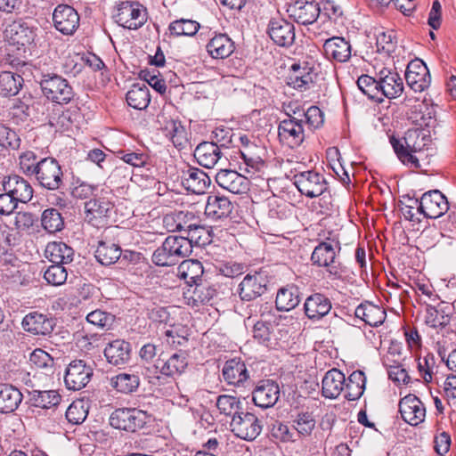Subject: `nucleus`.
I'll use <instances>...</instances> for the list:
<instances>
[{"label":"nucleus","instance_id":"f257e3e1","mask_svg":"<svg viewBox=\"0 0 456 456\" xmlns=\"http://www.w3.org/2000/svg\"><path fill=\"white\" fill-rule=\"evenodd\" d=\"M389 142L396 157L403 165L411 168L421 169L420 160L424 155L423 149L429 142V137L424 130L408 129L402 138H397L395 135L389 136Z\"/></svg>","mask_w":456,"mask_h":456},{"label":"nucleus","instance_id":"f03ea898","mask_svg":"<svg viewBox=\"0 0 456 456\" xmlns=\"http://www.w3.org/2000/svg\"><path fill=\"white\" fill-rule=\"evenodd\" d=\"M340 246L338 250L328 241H321L314 248L310 260L313 265L325 268L333 280H343L349 275L348 268L338 259Z\"/></svg>","mask_w":456,"mask_h":456},{"label":"nucleus","instance_id":"7ed1b4c3","mask_svg":"<svg viewBox=\"0 0 456 456\" xmlns=\"http://www.w3.org/2000/svg\"><path fill=\"white\" fill-rule=\"evenodd\" d=\"M191 254L190 242L183 235H170L154 250L151 261L157 266H171Z\"/></svg>","mask_w":456,"mask_h":456},{"label":"nucleus","instance_id":"20e7f679","mask_svg":"<svg viewBox=\"0 0 456 456\" xmlns=\"http://www.w3.org/2000/svg\"><path fill=\"white\" fill-rule=\"evenodd\" d=\"M39 85L44 96L54 103L68 104L76 95L69 81L55 73H42Z\"/></svg>","mask_w":456,"mask_h":456},{"label":"nucleus","instance_id":"39448f33","mask_svg":"<svg viewBox=\"0 0 456 456\" xmlns=\"http://www.w3.org/2000/svg\"><path fill=\"white\" fill-rule=\"evenodd\" d=\"M110 424L117 429L136 432L151 424L152 417L137 408H118L110 416Z\"/></svg>","mask_w":456,"mask_h":456},{"label":"nucleus","instance_id":"423d86ee","mask_svg":"<svg viewBox=\"0 0 456 456\" xmlns=\"http://www.w3.org/2000/svg\"><path fill=\"white\" fill-rule=\"evenodd\" d=\"M116 23L124 28L138 29L148 19L146 9L138 2L120 1L114 14Z\"/></svg>","mask_w":456,"mask_h":456},{"label":"nucleus","instance_id":"0eeeda50","mask_svg":"<svg viewBox=\"0 0 456 456\" xmlns=\"http://www.w3.org/2000/svg\"><path fill=\"white\" fill-rule=\"evenodd\" d=\"M34 176L40 186L50 191H57L64 186L61 167L54 158L41 159Z\"/></svg>","mask_w":456,"mask_h":456},{"label":"nucleus","instance_id":"6e6552de","mask_svg":"<svg viewBox=\"0 0 456 456\" xmlns=\"http://www.w3.org/2000/svg\"><path fill=\"white\" fill-rule=\"evenodd\" d=\"M293 183L302 195L310 199L321 196L328 189V183L323 175L314 170L295 174Z\"/></svg>","mask_w":456,"mask_h":456},{"label":"nucleus","instance_id":"1a4fd4ad","mask_svg":"<svg viewBox=\"0 0 456 456\" xmlns=\"http://www.w3.org/2000/svg\"><path fill=\"white\" fill-rule=\"evenodd\" d=\"M37 28L30 21L17 20L12 21L6 28L4 34L10 45L20 47H27L34 44L37 37Z\"/></svg>","mask_w":456,"mask_h":456},{"label":"nucleus","instance_id":"9d476101","mask_svg":"<svg viewBox=\"0 0 456 456\" xmlns=\"http://www.w3.org/2000/svg\"><path fill=\"white\" fill-rule=\"evenodd\" d=\"M268 279L264 271L248 273L238 287V295L242 301H253L267 290Z\"/></svg>","mask_w":456,"mask_h":456},{"label":"nucleus","instance_id":"9b49d317","mask_svg":"<svg viewBox=\"0 0 456 456\" xmlns=\"http://www.w3.org/2000/svg\"><path fill=\"white\" fill-rule=\"evenodd\" d=\"M230 427L236 436L247 441L255 440L263 428L262 421L255 414L243 411L232 419Z\"/></svg>","mask_w":456,"mask_h":456},{"label":"nucleus","instance_id":"f8f14e48","mask_svg":"<svg viewBox=\"0 0 456 456\" xmlns=\"http://www.w3.org/2000/svg\"><path fill=\"white\" fill-rule=\"evenodd\" d=\"M53 23L60 33L71 36L79 27L80 16L72 6L61 4L53 10Z\"/></svg>","mask_w":456,"mask_h":456},{"label":"nucleus","instance_id":"ddd939ff","mask_svg":"<svg viewBox=\"0 0 456 456\" xmlns=\"http://www.w3.org/2000/svg\"><path fill=\"white\" fill-rule=\"evenodd\" d=\"M287 12L298 24L309 25L317 20L321 8L315 0H296L288 4Z\"/></svg>","mask_w":456,"mask_h":456},{"label":"nucleus","instance_id":"4468645a","mask_svg":"<svg viewBox=\"0 0 456 456\" xmlns=\"http://www.w3.org/2000/svg\"><path fill=\"white\" fill-rule=\"evenodd\" d=\"M419 203V210L427 218H438L449 210L447 198L438 190L425 192Z\"/></svg>","mask_w":456,"mask_h":456},{"label":"nucleus","instance_id":"2eb2a0df","mask_svg":"<svg viewBox=\"0 0 456 456\" xmlns=\"http://www.w3.org/2000/svg\"><path fill=\"white\" fill-rule=\"evenodd\" d=\"M222 376L229 386L246 387L250 383L249 372L240 357L227 360L222 369Z\"/></svg>","mask_w":456,"mask_h":456},{"label":"nucleus","instance_id":"dca6fc26","mask_svg":"<svg viewBox=\"0 0 456 456\" xmlns=\"http://www.w3.org/2000/svg\"><path fill=\"white\" fill-rule=\"evenodd\" d=\"M94 370L83 360L72 361L65 372L64 381L69 390H80L90 381Z\"/></svg>","mask_w":456,"mask_h":456},{"label":"nucleus","instance_id":"f3484780","mask_svg":"<svg viewBox=\"0 0 456 456\" xmlns=\"http://www.w3.org/2000/svg\"><path fill=\"white\" fill-rule=\"evenodd\" d=\"M113 208V203L105 197L91 199L85 203L86 219L94 226L104 225Z\"/></svg>","mask_w":456,"mask_h":456},{"label":"nucleus","instance_id":"a211bd4d","mask_svg":"<svg viewBox=\"0 0 456 456\" xmlns=\"http://www.w3.org/2000/svg\"><path fill=\"white\" fill-rule=\"evenodd\" d=\"M407 85L414 92H423L428 88L431 77L427 65L419 59L410 61L405 72Z\"/></svg>","mask_w":456,"mask_h":456},{"label":"nucleus","instance_id":"6ab92c4d","mask_svg":"<svg viewBox=\"0 0 456 456\" xmlns=\"http://www.w3.org/2000/svg\"><path fill=\"white\" fill-rule=\"evenodd\" d=\"M267 33L274 44L282 47H289L296 38L293 23L282 18L271 19Z\"/></svg>","mask_w":456,"mask_h":456},{"label":"nucleus","instance_id":"aec40b11","mask_svg":"<svg viewBox=\"0 0 456 456\" xmlns=\"http://www.w3.org/2000/svg\"><path fill=\"white\" fill-rule=\"evenodd\" d=\"M399 412L402 419L411 426L422 423L426 417L424 403L413 395H408L400 400Z\"/></svg>","mask_w":456,"mask_h":456},{"label":"nucleus","instance_id":"412c9836","mask_svg":"<svg viewBox=\"0 0 456 456\" xmlns=\"http://www.w3.org/2000/svg\"><path fill=\"white\" fill-rule=\"evenodd\" d=\"M304 120L283 119L278 126L280 142L289 148L298 147L305 139Z\"/></svg>","mask_w":456,"mask_h":456},{"label":"nucleus","instance_id":"4be33fe9","mask_svg":"<svg viewBox=\"0 0 456 456\" xmlns=\"http://www.w3.org/2000/svg\"><path fill=\"white\" fill-rule=\"evenodd\" d=\"M21 326L32 335L46 336L53 330L55 322L50 315L33 311L23 317Z\"/></svg>","mask_w":456,"mask_h":456},{"label":"nucleus","instance_id":"5701e85b","mask_svg":"<svg viewBox=\"0 0 456 456\" xmlns=\"http://www.w3.org/2000/svg\"><path fill=\"white\" fill-rule=\"evenodd\" d=\"M426 314L425 323L434 329H444L454 322L452 317L453 306L448 303L440 302L436 306H433L425 301Z\"/></svg>","mask_w":456,"mask_h":456},{"label":"nucleus","instance_id":"b1692460","mask_svg":"<svg viewBox=\"0 0 456 456\" xmlns=\"http://www.w3.org/2000/svg\"><path fill=\"white\" fill-rule=\"evenodd\" d=\"M322 51L327 60L343 63L351 58L352 45L343 37H332L324 41Z\"/></svg>","mask_w":456,"mask_h":456},{"label":"nucleus","instance_id":"393cba45","mask_svg":"<svg viewBox=\"0 0 456 456\" xmlns=\"http://www.w3.org/2000/svg\"><path fill=\"white\" fill-rule=\"evenodd\" d=\"M279 397V385L271 379L261 380L252 392L254 403L263 409L273 406Z\"/></svg>","mask_w":456,"mask_h":456},{"label":"nucleus","instance_id":"a878e982","mask_svg":"<svg viewBox=\"0 0 456 456\" xmlns=\"http://www.w3.org/2000/svg\"><path fill=\"white\" fill-rule=\"evenodd\" d=\"M215 179L218 186L233 194H242L248 190V178L235 170L221 169L216 173Z\"/></svg>","mask_w":456,"mask_h":456},{"label":"nucleus","instance_id":"bb28decb","mask_svg":"<svg viewBox=\"0 0 456 456\" xmlns=\"http://www.w3.org/2000/svg\"><path fill=\"white\" fill-rule=\"evenodd\" d=\"M4 191L10 193L20 203H28L33 198L34 190L31 184L23 177L12 175L4 177L3 181Z\"/></svg>","mask_w":456,"mask_h":456},{"label":"nucleus","instance_id":"cd10ccee","mask_svg":"<svg viewBox=\"0 0 456 456\" xmlns=\"http://www.w3.org/2000/svg\"><path fill=\"white\" fill-rule=\"evenodd\" d=\"M381 98L394 99L403 92V83L400 75L393 70L383 69L379 72Z\"/></svg>","mask_w":456,"mask_h":456},{"label":"nucleus","instance_id":"c85d7f7f","mask_svg":"<svg viewBox=\"0 0 456 456\" xmlns=\"http://www.w3.org/2000/svg\"><path fill=\"white\" fill-rule=\"evenodd\" d=\"M204 273L202 264L199 260H183L177 268V276L183 280L188 285H195L194 295L202 293L205 287L198 282L201 281Z\"/></svg>","mask_w":456,"mask_h":456},{"label":"nucleus","instance_id":"c756f323","mask_svg":"<svg viewBox=\"0 0 456 456\" xmlns=\"http://www.w3.org/2000/svg\"><path fill=\"white\" fill-rule=\"evenodd\" d=\"M331 309V301L322 293H314L306 297L304 311L308 319L319 321L327 315Z\"/></svg>","mask_w":456,"mask_h":456},{"label":"nucleus","instance_id":"7c9ffc66","mask_svg":"<svg viewBox=\"0 0 456 456\" xmlns=\"http://www.w3.org/2000/svg\"><path fill=\"white\" fill-rule=\"evenodd\" d=\"M314 84L312 68L306 63L302 66L299 63H293L287 77V85L301 92L306 91Z\"/></svg>","mask_w":456,"mask_h":456},{"label":"nucleus","instance_id":"2f4dec72","mask_svg":"<svg viewBox=\"0 0 456 456\" xmlns=\"http://www.w3.org/2000/svg\"><path fill=\"white\" fill-rule=\"evenodd\" d=\"M182 183L187 190L193 193L200 194L208 188L211 180L203 170L190 167L183 171Z\"/></svg>","mask_w":456,"mask_h":456},{"label":"nucleus","instance_id":"473e14b6","mask_svg":"<svg viewBox=\"0 0 456 456\" xmlns=\"http://www.w3.org/2000/svg\"><path fill=\"white\" fill-rule=\"evenodd\" d=\"M103 353L110 364L123 365L130 359L131 345L123 339H116L106 346Z\"/></svg>","mask_w":456,"mask_h":456},{"label":"nucleus","instance_id":"72a5a7b5","mask_svg":"<svg viewBox=\"0 0 456 456\" xmlns=\"http://www.w3.org/2000/svg\"><path fill=\"white\" fill-rule=\"evenodd\" d=\"M193 155L199 165L206 168H213L222 159L223 152L220 146L203 142L196 147Z\"/></svg>","mask_w":456,"mask_h":456},{"label":"nucleus","instance_id":"f704fd0d","mask_svg":"<svg viewBox=\"0 0 456 456\" xmlns=\"http://www.w3.org/2000/svg\"><path fill=\"white\" fill-rule=\"evenodd\" d=\"M346 378L343 372L333 368L326 372L322 381V394L324 397L334 399L337 398L342 391Z\"/></svg>","mask_w":456,"mask_h":456},{"label":"nucleus","instance_id":"c9c22d12","mask_svg":"<svg viewBox=\"0 0 456 456\" xmlns=\"http://www.w3.org/2000/svg\"><path fill=\"white\" fill-rule=\"evenodd\" d=\"M188 362L184 353L179 352L173 354L166 361L159 360L155 368L159 370L160 375L175 378L181 375L187 368Z\"/></svg>","mask_w":456,"mask_h":456},{"label":"nucleus","instance_id":"e433bc0d","mask_svg":"<svg viewBox=\"0 0 456 456\" xmlns=\"http://www.w3.org/2000/svg\"><path fill=\"white\" fill-rule=\"evenodd\" d=\"M354 315L371 327L381 325L387 317L386 311L382 307L370 302L360 304L355 308Z\"/></svg>","mask_w":456,"mask_h":456},{"label":"nucleus","instance_id":"4c0bfd02","mask_svg":"<svg viewBox=\"0 0 456 456\" xmlns=\"http://www.w3.org/2000/svg\"><path fill=\"white\" fill-rule=\"evenodd\" d=\"M232 204L224 196L209 195L205 206V215L213 219L219 220L228 217L232 211Z\"/></svg>","mask_w":456,"mask_h":456},{"label":"nucleus","instance_id":"58836bf2","mask_svg":"<svg viewBox=\"0 0 456 456\" xmlns=\"http://www.w3.org/2000/svg\"><path fill=\"white\" fill-rule=\"evenodd\" d=\"M300 301L299 289L295 285H287L278 289L275 307L280 312H289L295 309Z\"/></svg>","mask_w":456,"mask_h":456},{"label":"nucleus","instance_id":"ea45409f","mask_svg":"<svg viewBox=\"0 0 456 456\" xmlns=\"http://www.w3.org/2000/svg\"><path fill=\"white\" fill-rule=\"evenodd\" d=\"M45 256L53 264L68 265L73 261L74 249L63 241H51L45 247Z\"/></svg>","mask_w":456,"mask_h":456},{"label":"nucleus","instance_id":"a19ab883","mask_svg":"<svg viewBox=\"0 0 456 456\" xmlns=\"http://www.w3.org/2000/svg\"><path fill=\"white\" fill-rule=\"evenodd\" d=\"M206 48L212 58L224 59L233 53L235 46L226 34H216L208 41Z\"/></svg>","mask_w":456,"mask_h":456},{"label":"nucleus","instance_id":"79ce46f5","mask_svg":"<svg viewBox=\"0 0 456 456\" xmlns=\"http://www.w3.org/2000/svg\"><path fill=\"white\" fill-rule=\"evenodd\" d=\"M110 383L118 392L129 395L138 390L141 379L137 372L129 370L113 376Z\"/></svg>","mask_w":456,"mask_h":456},{"label":"nucleus","instance_id":"37998d69","mask_svg":"<svg viewBox=\"0 0 456 456\" xmlns=\"http://www.w3.org/2000/svg\"><path fill=\"white\" fill-rule=\"evenodd\" d=\"M23 395L15 387L0 383V413L13 412L20 404Z\"/></svg>","mask_w":456,"mask_h":456},{"label":"nucleus","instance_id":"c03bdc74","mask_svg":"<svg viewBox=\"0 0 456 456\" xmlns=\"http://www.w3.org/2000/svg\"><path fill=\"white\" fill-rule=\"evenodd\" d=\"M366 385V377L363 371L354 370L345 382V398L348 401L358 400L363 394Z\"/></svg>","mask_w":456,"mask_h":456},{"label":"nucleus","instance_id":"a18cd8bd","mask_svg":"<svg viewBox=\"0 0 456 456\" xmlns=\"http://www.w3.org/2000/svg\"><path fill=\"white\" fill-rule=\"evenodd\" d=\"M122 250L118 244L101 240L95 250V258L102 265L108 266L115 264L120 258Z\"/></svg>","mask_w":456,"mask_h":456},{"label":"nucleus","instance_id":"49530a36","mask_svg":"<svg viewBox=\"0 0 456 456\" xmlns=\"http://www.w3.org/2000/svg\"><path fill=\"white\" fill-rule=\"evenodd\" d=\"M23 78L20 75L3 71L0 73V95L11 97L18 94L22 87Z\"/></svg>","mask_w":456,"mask_h":456},{"label":"nucleus","instance_id":"de8ad7c7","mask_svg":"<svg viewBox=\"0 0 456 456\" xmlns=\"http://www.w3.org/2000/svg\"><path fill=\"white\" fill-rule=\"evenodd\" d=\"M30 395L32 405L37 408H55L61 401V396L56 390H33Z\"/></svg>","mask_w":456,"mask_h":456},{"label":"nucleus","instance_id":"09e8293b","mask_svg":"<svg viewBox=\"0 0 456 456\" xmlns=\"http://www.w3.org/2000/svg\"><path fill=\"white\" fill-rule=\"evenodd\" d=\"M126 99L130 107L140 110H145L151 102L150 91L145 85H134L126 93Z\"/></svg>","mask_w":456,"mask_h":456},{"label":"nucleus","instance_id":"8fccbe9b","mask_svg":"<svg viewBox=\"0 0 456 456\" xmlns=\"http://www.w3.org/2000/svg\"><path fill=\"white\" fill-rule=\"evenodd\" d=\"M259 148L256 144H246L240 150L241 159L247 166L246 171L260 172L265 167V163L262 158L256 154Z\"/></svg>","mask_w":456,"mask_h":456},{"label":"nucleus","instance_id":"3c124183","mask_svg":"<svg viewBox=\"0 0 456 456\" xmlns=\"http://www.w3.org/2000/svg\"><path fill=\"white\" fill-rule=\"evenodd\" d=\"M290 214V208L285 200L275 196L267 200V217L273 224L286 220Z\"/></svg>","mask_w":456,"mask_h":456},{"label":"nucleus","instance_id":"603ef678","mask_svg":"<svg viewBox=\"0 0 456 456\" xmlns=\"http://www.w3.org/2000/svg\"><path fill=\"white\" fill-rule=\"evenodd\" d=\"M41 224L47 232L56 233L63 230L65 222L59 210L50 208L42 213Z\"/></svg>","mask_w":456,"mask_h":456},{"label":"nucleus","instance_id":"864d4df0","mask_svg":"<svg viewBox=\"0 0 456 456\" xmlns=\"http://www.w3.org/2000/svg\"><path fill=\"white\" fill-rule=\"evenodd\" d=\"M357 86L359 89L369 99L375 101L379 103L383 102L380 94V87L379 83V77L377 78L369 75H362L357 79Z\"/></svg>","mask_w":456,"mask_h":456},{"label":"nucleus","instance_id":"5fc2aeb1","mask_svg":"<svg viewBox=\"0 0 456 456\" xmlns=\"http://www.w3.org/2000/svg\"><path fill=\"white\" fill-rule=\"evenodd\" d=\"M200 24L193 20L180 19L172 21L168 26L170 34L174 37H193L197 34Z\"/></svg>","mask_w":456,"mask_h":456},{"label":"nucleus","instance_id":"6e6d98bb","mask_svg":"<svg viewBox=\"0 0 456 456\" xmlns=\"http://www.w3.org/2000/svg\"><path fill=\"white\" fill-rule=\"evenodd\" d=\"M216 405L220 414L234 418L241 411V403L236 396L230 395H220L216 398Z\"/></svg>","mask_w":456,"mask_h":456},{"label":"nucleus","instance_id":"4d7b16f0","mask_svg":"<svg viewBox=\"0 0 456 456\" xmlns=\"http://www.w3.org/2000/svg\"><path fill=\"white\" fill-rule=\"evenodd\" d=\"M166 136L173 142L176 148H184L187 138L186 130L180 121L171 119L167 122L165 126Z\"/></svg>","mask_w":456,"mask_h":456},{"label":"nucleus","instance_id":"13d9d810","mask_svg":"<svg viewBox=\"0 0 456 456\" xmlns=\"http://www.w3.org/2000/svg\"><path fill=\"white\" fill-rule=\"evenodd\" d=\"M65 415L69 423L73 425L81 424L88 415V406L83 400L74 401L68 407Z\"/></svg>","mask_w":456,"mask_h":456},{"label":"nucleus","instance_id":"bf43d9fd","mask_svg":"<svg viewBox=\"0 0 456 456\" xmlns=\"http://www.w3.org/2000/svg\"><path fill=\"white\" fill-rule=\"evenodd\" d=\"M21 140L16 131L0 123V146L8 151H18Z\"/></svg>","mask_w":456,"mask_h":456},{"label":"nucleus","instance_id":"052dcab7","mask_svg":"<svg viewBox=\"0 0 456 456\" xmlns=\"http://www.w3.org/2000/svg\"><path fill=\"white\" fill-rule=\"evenodd\" d=\"M191 245V252H192L193 244L203 246L211 241L210 232L207 227L195 223L191 231L184 236Z\"/></svg>","mask_w":456,"mask_h":456},{"label":"nucleus","instance_id":"680f3d73","mask_svg":"<svg viewBox=\"0 0 456 456\" xmlns=\"http://www.w3.org/2000/svg\"><path fill=\"white\" fill-rule=\"evenodd\" d=\"M63 264H53L44 273L47 283L53 286H61L65 283L68 278V271Z\"/></svg>","mask_w":456,"mask_h":456},{"label":"nucleus","instance_id":"e2e57ef3","mask_svg":"<svg viewBox=\"0 0 456 456\" xmlns=\"http://www.w3.org/2000/svg\"><path fill=\"white\" fill-rule=\"evenodd\" d=\"M293 422L295 429L303 436H310L316 423L313 413L309 411L297 413Z\"/></svg>","mask_w":456,"mask_h":456},{"label":"nucleus","instance_id":"0e129e2a","mask_svg":"<svg viewBox=\"0 0 456 456\" xmlns=\"http://www.w3.org/2000/svg\"><path fill=\"white\" fill-rule=\"evenodd\" d=\"M115 320V315L99 309L92 311L86 315V321L89 323L102 330H110L114 324Z\"/></svg>","mask_w":456,"mask_h":456},{"label":"nucleus","instance_id":"69168bd1","mask_svg":"<svg viewBox=\"0 0 456 456\" xmlns=\"http://www.w3.org/2000/svg\"><path fill=\"white\" fill-rule=\"evenodd\" d=\"M418 370L420 377L426 383H430L433 380V376L436 372V359L434 354H428L423 358L418 359Z\"/></svg>","mask_w":456,"mask_h":456},{"label":"nucleus","instance_id":"338daca9","mask_svg":"<svg viewBox=\"0 0 456 456\" xmlns=\"http://www.w3.org/2000/svg\"><path fill=\"white\" fill-rule=\"evenodd\" d=\"M19 159L20 169L27 175H34L37 166L41 163V159H38L36 153L31 151L23 152Z\"/></svg>","mask_w":456,"mask_h":456},{"label":"nucleus","instance_id":"774afa93","mask_svg":"<svg viewBox=\"0 0 456 456\" xmlns=\"http://www.w3.org/2000/svg\"><path fill=\"white\" fill-rule=\"evenodd\" d=\"M29 362L39 369L52 368L54 363L53 358L41 348H37L30 354Z\"/></svg>","mask_w":456,"mask_h":456}]
</instances>
